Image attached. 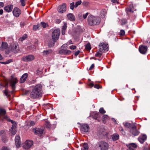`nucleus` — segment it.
<instances>
[{
    "label": "nucleus",
    "instance_id": "obj_5",
    "mask_svg": "<svg viewBox=\"0 0 150 150\" xmlns=\"http://www.w3.org/2000/svg\"><path fill=\"white\" fill-rule=\"evenodd\" d=\"M99 46V50L100 52L108 51L109 50L108 44L104 43H100Z\"/></svg>",
    "mask_w": 150,
    "mask_h": 150
},
{
    "label": "nucleus",
    "instance_id": "obj_51",
    "mask_svg": "<svg viewBox=\"0 0 150 150\" xmlns=\"http://www.w3.org/2000/svg\"><path fill=\"white\" fill-rule=\"evenodd\" d=\"M21 3L22 6H24L25 5V2L24 0H21L20 1Z\"/></svg>",
    "mask_w": 150,
    "mask_h": 150
},
{
    "label": "nucleus",
    "instance_id": "obj_3",
    "mask_svg": "<svg viewBox=\"0 0 150 150\" xmlns=\"http://www.w3.org/2000/svg\"><path fill=\"white\" fill-rule=\"evenodd\" d=\"M60 34V31L58 29L54 30L52 33V39L55 40H57L59 38Z\"/></svg>",
    "mask_w": 150,
    "mask_h": 150
},
{
    "label": "nucleus",
    "instance_id": "obj_27",
    "mask_svg": "<svg viewBox=\"0 0 150 150\" xmlns=\"http://www.w3.org/2000/svg\"><path fill=\"white\" fill-rule=\"evenodd\" d=\"M11 50L14 53H16L18 52L19 50L18 48H17V46L15 45L12 48Z\"/></svg>",
    "mask_w": 150,
    "mask_h": 150
},
{
    "label": "nucleus",
    "instance_id": "obj_21",
    "mask_svg": "<svg viewBox=\"0 0 150 150\" xmlns=\"http://www.w3.org/2000/svg\"><path fill=\"white\" fill-rule=\"evenodd\" d=\"M13 8V5L10 4L5 6L4 8V10L7 12H9L12 11Z\"/></svg>",
    "mask_w": 150,
    "mask_h": 150
},
{
    "label": "nucleus",
    "instance_id": "obj_13",
    "mask_svg": "<svg viewBox=\"0 0 150 150\" xmlns=\"http://www.w3.org/2000/svg\"><path fill=\"white\" fill-rule=\"evenodd\" d=\"M128 148L127 150H135V149L137 147V145L134 143H131L126 144Z\"/></svg>",
    "mask_w": 150,
    "mask_h": 150
},
{
    "label": "nucleus",
    "instance_id": "obj_34",
    "mask_svg": "<svg viewBox=\"0 0 150 150\" xmlns=\"http://www.w3.org/2000/svg\"><path fill=\"white\" fill-rule=\"evenodd\" d=\"M27 35H24L22 37L20 38L19 39V40L21 41H23L25 39L27 38Z\"/></svg>",
    "mask_w": 150,
    "mask_h": 150
},
{
    "label": "nucleus",
    "instance_id": "obj_9",
    "mask_svg": "<svg viewBox=\"0 0 150 150\" xmlns=\"http://www.w3.org/2000/svg\"><path fill=\"white\" fill-rule=\"evenodd\" d=\"M80 129L81 132L83 133L88 132L89 131V127L88 125L83 124L81 125Z\"/></svg>",
    "mask_w": 150,
    "mask_h": 150
},
{
    "label": "nucleus",
    "instance_id": "obj_43",
    "mask_svg": "<svg viewBox=\"0 0 150 150\" xmlns=\"http://www.w3.org/2000/svg\"><path fill=\"white\" fill-rule=\"evenodd\" d=\"M16 145L17 147H20L21 145V142L20 141L16 142Z\"/></svg>",
    "mask_w": 150,
    "mask_h": 150
},
{
    "label": "nucleus",
    "instance_id": "obj_8",
    "mask_svg": "<svg viewBox=\"0 0 150 150\" xmlns=\"http://www.w3.org/2000/svg\"><path fill=\"white\" fill-rule=\"evenodd\" d=\"M99 146L101 150H107L109 146L108 144L104 141L100 142Z\"/></svg>",
    "mask_w": 150,
    "mask_h": 150
},
{
    "label": "nucleus",
    "instance_id": "obj_22",
    "mask_svg": "<svg viewBox=\"0 0 150 150\" xmlns=\"http://www.w3.org/2000/svg\"><path fill=\"white\" fill-rule=\"evenodd\" d=\"M28 76V74L27 73H25L23 74L21 77L20 80V82L21 83H23L24 82L26 79L27 77Z\"/></svg>",
    "mask_w": 150,
    "mask_h": 150
},
{
    "label": "nucleus",
    "instance_id": "obj_63",
    "mask_svg": "<svg viewBox=\"0 0 150 150\" xmlns=\"http://www.w3.org/2000/svg\"><path fill=\"white\" fill-rule=\"evenodd\" d=\"M25 25V24L23 22H21L20 23V25L21 27H23Z\"/></svg>",
    "mask_w": 150,
    "mask_h": 150
},
{
    "label": "nucleus",
    "instance_id": "obj_59",
    "mask_svg": "<svg viewBox=\"0 0 150 150\" xmlns=\"http://www.w3.org/2000/svg\"><path fill=\"white\" fill-rule=\"evenodd\" d=\"M80 52L79 50L77 51H76L74 55L75 56H77L79 54V53Z\"/></svg>",
    "mask_w": 150,
    "mask_h": 150
},
{
    "label": "nucleus",
    "instance_id": "obj_6",
    "mask_svg": "<svg viewBox=\"0 0 150 150\" xmlns=\"http://www.w3.org/2000/svg\"><path fill=\"white\" fill-rule=\"evenodd\" d=\"M6 113V111L5 110L0 109V118L2 120H6L8 121L10 120L7 116L4 115Z\"/></svg>",
    "mask_w": 150,
    "mask_h": 150
},
{
    "label": "nucleus",
    "instance_id": "obj_26",
    "mask_svg": "<svg viewBox=\"0 0 150 150\" xmlns=\"http://www.w3.org/2000/svg\"><path fill=\"white\" fill-rule=\"evenodd\" d=\"M123 124L124 126L125 127L129 128L131 129L134 125L133 124L130 123L128 122L124 123Z\"/></svg>",
    "mask_w": 150,
    "mask_h": 150
},
{
    "label": "nucleus",
    "instance_id": "obj_30",
    "mask_svg": "<svg viewBox=\"0 0 150 150\" xmlns=\"http://www.w3.org/2000/svg\"><path fill=\"white\" fill-rule=\"evenodd\" d=\"M1 140L4 143L8 141L7 138L5 135L4 136L2 135V137H1Z\"/></svg>",
    "mask_w": 150,
    "mask_h": 150
},
{
    "label": "nucleus",
    "instance_id": "obj_24",
    "mask_svg": "<svg viewBox=\"0 0 150 150\" xmlns=\"http://www.w3.org/2000/svg\"><path fill=\"white\" fill-rule=\"evenodd\" d=\"M8 44L5 42H2L1 47H0L1 50H4L8 48Z\"/></svg>",
    "mask_w": 150,
    "mask_h": 150
},
{
    "label": "nucleus",
    "instance_id": "obj_38",
    "mask_svg": "<svg viewBox=\"0 0 150 150\" xmlns=\"http://www.w3.org/2000/svg\"><path fill=\"white\" fill-rule=\"evenodd\" d=\"M102 52H97L95 56L96 57H100L102 55Z\"/></svg>",
    "mask_w": 150,
    "mask_h": 150
},
{
    "label": "nucleus",
    "instance_id": "obj_57",
    "mask_svg": "<svg viewBox=\"0 0 150 150\" xmlns=\"http://www.w3.org/2000/svg\"><path fill=\"white\" fill-rule=\"evenodd\" d=\"M38 29V27L36 25H34L33 27V30L35 31Z\"/></svg>",
    "mask_w": 150,
    "mask_h": 150
},
{
    "label": "nucleus",
    "instance_id": "obj_42",
    "mask_svg": "<svg viewBox=\"0 0 150 150\" xmlns=\"http://www.w3.org/2000/svg\"><path fill=\"white\" fill-rule=\"evenodd\" d=\"M119 129L120 131L122 132V134H123V135L125 134V132L122 127H119Z\"/></svg>",
    "mask_w": 150,
    "mask_h": 150
},
{
    "label": "nucleus",
    "instance_id": "obj_1",
    "mask_svg": "<svg viewBox=\"0 0 150 150\" xmlns=\"http://www.w3.org/2000/svg\"><path fill=\"white\" fill-rule=\"evenodd\" d=\"M42 86L41 84H38L34 86L31 92L30 96L33 99H35L42 96L43 93Z\"/></svg>",
    "mask_w": 150,
    "mask_h": 150
},
{
    "label": "nucleus",
    "instance_id": "obj_37",
    "mask_svg": "<svg viewBox=\"0 0 150 150\" xmlns=\"http://www.w3.org/2000/svg\"><path fill=\"white\" fill-rule=\"evenodd\" d=\"M99 111L100 113L102 114H104L106 112L104 110L103 108H101L99 110Z\"/></svg>",
    "mask_w": 150,
    "mask_h": 150
},
{
    "label": "nucleus",
    "instance_id": "obj_52",
    "mask_svg": "<svg viewBox=\"0 0 150 150\" xmlns=\"http://www.w3.org/2000/svg\"><path fill=\"white\" fill-rule=\"evenodd\" d=\"M122 23H121V25H123L127 23L126 20H122Z\"/></svg>",
    "mask_w": 150,
    "mask_h": 150
},
{
    "label": "nucleus",
    "instance_id": "obj_53",
    "mask_svg": "<svg viewBox=\"0 0 150 150\" xmlns=\"http://www.w3.org/2000/svg\"><path fill=\"white\" fill-rule=\"evenodd\" d=\"M88 4V2L87 1H84L82 3V4L83 6H86Z\"/></svg>",
    "mask_w": 150,
    "mask_h": 150
},
{
    "label": "nucleus",
    "instance_id": "obj_44",
    "mask_svg": "<svg viewBox=\"0 0 150 150\" xmlns=\"http://www.w3.org/2000/svg\"><path fill=\"white\" fill-rule=\"evenodd\" d=\"M42 73V70L41 69H38L37 70V73L36 74L38 75H39L41 74Z\"/></svg>",
    "mask_w": 150,
    "mask_h": 150
},
{
    "label": "nucleus",
    "instance_id": "obj_15",
    "mask_svg": "<svg viewBox=\"0 0 150 150\" xmlns=\"http://www.w3.org/2000/svg\"><path fill=\"white\" fill-rule=\"evenodd\" d=\"M139 51L141 53L145 54L147 52V47L146 46L141 45L139 46Z\"/></svg>",
    "mask_w": 150,
    "mask_h": 150
},
{
    "label": "nucleus",
    "instance_id": "obj_36",
    "mask_svg": "<svg viewBox=\"0 0 150 150\" xmlns=\"http://www.w3.org/2000/svg\"><path fill=\"white\" fill-rule=\"evenodd\" d=\"M108 116L106 115H104L103 116L102 118L103 120V122L104 121L106 120L107 119H108Z\"/></svg>",
    "mask_w": 150,
    "mask_h": 150
},
{
    "label": "nucleus",
    "instance_id": "obj_2",
    "mask_svg": "<svg viewBox=\"0 0 150 150\" xmlns=\"http://www.w3.org/2000/svg\"><path fill=\"white\" fill-rule=\"evenodd\" d=\"M87 21L88 24L90 26H92L98 25L100 23V20L98 17L90 15L88 16Z\"/></svg>",
    "mask_w": 150,
    "mask_h": 150
},
{
    "label": "nucleus",
    "instance_id": "obj_18",
    "mask_svg": "<svg viewBox=\"0 0 150 150\" xmlns=\"http://www.w3.org/2000/svg\"><path fill=\"white\" fill-rule=\"evenodd\" d=\"M130 129V132L134 135L137 136L139 134V132L136 129V127L134 125Z\"/></svg>",
    "mask_w": 150,
    "mask_h": 150
},
{
    "label": "nucleus",
    "instance_id": "obj_17",
    "mask_svg": "<svg viewBox=\"0 0 150 150\" xmlns=\"http://www.w3.org/2000/svg\"><path fill=\"white\" fill-rule=\"evenodd\" d=\"M13 13V15L16 17H18L20 14L21 13V11L17 7H16L14 8Z\"/></svg>",
    "mask_w": 150,
    "mask_h": 150
},
{
    "label": "nucleus",
    "instance_id": "obj_20",
    "mask_svg": "<svg viewBox=\"0 0 150 150\" xmlns=\"http://www.w3.org/2000/svg\"><path fill=\"white\" fill-rule=\"evenodd\" d=\"M147 136L145 134L140 136L138 138V140L141 144H143L146 139Z\"/></svg>",
    "mask_w": 150,
    "mask_h": 150
},
{
    "label": "nucleus",
    "instance_id": "obj_56",
    "mask_svg": "<svg viewBox=\"0 0 150 150\" xmlns=\"http://www.w3.org/2000/svg\"><path fill=\"white\" fill-rule=\"evenodd\" d=\"M67 24L66 23H64L62 29L65 30L67 28Z\"/></svg>",
    "mask_w": 150,
    "mask_h": 150
},
{
    "label": "nucleus",
    "instance_id": "obj_41",
    "mask_svg": "<svg viewBox=\"0 0 150 150\" xmlns=\"http://www.w3.org/2000/svg\"><path fill=\"white\" fill-rule=\"evenodd\" d=\"M85 48L88 50H90L91 49V47L90 44H87L86 45Z\"/></svg>",
    "mask_w": 150,
    "mask_h": 150
},
{
    "label": "nucleus",
    "instance_id": "obj_16",
    "mask_svg": "<svg viewBox=\"0 0 150 150\" xmlns=\"http://www.w3.org/2000/svg\"><path fill=\"white\" fill-rule=\"evenodd\" d=\"M59 53L61 54L69 55L71 53V51L68 50L62 49L59 50Z\"/></svg>",
    "mask_w": 150,
    "mask_h": 150
},
{
    "label": "nucleus",
    "instance_id": "obj_25",
    "mask_svg": "<svg viewBox=\"0 0 150 150\" xmlns=\"http://www.w3.org/2000/svg\"><path fill=\"white\" fill-rule=\"evenodd\" d=\"M57 40H54L51 39L49 42L48 46L49 47H52L54 45L55 42Z\"/></svg>",
    "mask_w": 150,
    "mask_h": 150
},
{
    "label": "nucleus",
    "instance_id": "obj_35",
    "mask_svg": "<svg viewBox=\"0 0 150 150\" xmlns=\"http://www.w3.org/2000/svg\"><path fill=\"white\" fill-rule=\"evenodd\" d=\"M51 52V51L50 50L44 51L43 52V55H46L49 53H50Z\"/></svg>",
    "mask_w": 150,
    "mask_h": 150
},
{
    "label": "nucleus",
    "instance_id": "obj_55",
    "mask_svg": "<svg viewBox=\"0 0 150 150\" xmlns=\"http://www.w3.org/2000/svg\"><path fill=\"white\" fill-rule=\"evenodd\" d=\"M30 122V125L31 126H33L35 124V122L33 121H31Z\"/></svg>",
    "mask_w": 150,
    "mask_h": 150
},
{
    "label": "nucleus",
    "instance_id": "obj_10",
    "mask_svg": "<svg viewBox=\"0 0 150 150\" xmlns=\"http://www.w3.org/2000/svg\"><path fill=\"white\" fill-rule=\"evenodd\" d=\"M66 4L64 3L59 5L58 7L57 10L60 13H63L66 10Z\"/></svg>",
    "mask_w": 150,
    "mask_h": 150
},
{
    "label": "nucleus",
    "instance_id": "obj_47",
    "mask_svg": "<svg viewBox=\"0 0 150 150\" xmlns=\"http://www.w3.org/2000/svg\"><path fill=\"white\" fill-rule=\"evenodd\" d=\"M68 46V44H65L63 45L62 46V47L64 49H66L67 48Z\"/></svg>",
    "mask_w": 150,
    "mask_h": 150
},
{
    "label": "nucleus",
    "instance_id": "obj_60",
    "mask_svg": "<svg viewBox=\"0 0 150 150\" xmlns=\"http://www.w3.org/2000/svg\"><path fill=\"white\" fill-rule=\"evenodd\" d=\"M10 62L9 61H8L5 62H1V63L3 64H8Z\"/></svg>",
    "mask_w": 150,
    "mask_h": 150
},
{
    "label": "nucleus",
    "instance_id": "obj_23",
    "mask_svg": "<svg viewBox=\"0 0 150 150\" xmlns=\"http://www.w3.org/2000/svg\"><path fill=\"white\" fill-rule=\"evenodd\" d=\"M91 116L94 119L97 120L98 121H100V120L97 119V118L100 117V115L98 113L96 112H93L91 114Z\"/></svg>",
    "mask_w": 150,
    "mask_h": 150
},
{
    "label": "nucleus",
    "instance_id": "obj_50",
    "mask_svg": "<svg viewBox=\"0 0 150 150\" xmlns=\"http://www.w3.org/2000/svg\"><path fill=\"white\" fill-rule=\"evenodd\" d=\"M94 64H93L91 65V67L89 69L88 71L91 70L93 69L94 68Z\"/></svg>",
    "mask_w": 150,
    "mask_h": 150
},
{
    "label": "nucleus",
    "instance_id": "obj_33",
    "mask_svg": "<svg viewBox=\"0 0 150 150\" xmlns=\"http://www.w3.org/2000/svg\"><path fill=\"white\" fill-rule=\"evenodd\" d=\"M70 8L72 10L74 9V7L75 8V5L74 2H72L70 4Z\"/></svg>",
    "mask_w": 150,
    "mask_h": 150
},
{
    "label": "nucleus",
    "instance_id": "obj_28",
    "mask_svg": "<svg viewBox=\"0 0 150 150\" xmlns=\"http://www.w3.org/2000/svg\"><path fill=\"white\" fill-rule=\"evenodd\" d=\"M67 17L68 19L71 21H73L75 20L74 16L71 13H69L68 14Z\"/></svg>",
    "mask_w": 150,
    "mask_h": 150
},
{
    "label": "nucleus",
    "instance_id": "obj_4",
    "mask_svg": "<svg viewBox=\"0 0 150 150\" xmlns=\"http://www.w3.org/2000/svg\"><path fill=\"white\" fill-rule=\"evenodd\" d=\"M32 130L35 134L41 137L43 134L44 129L42 128H36L33 129Z\"/></svg>",
    "mask_w": 150,
    "mask_h": 150
},
{
    "label": "nucleus",
    "instance_id": "obj_12",
    "mask_svg": "<svg viewBox=\"0 0 150 150\" xmlns=\"http://www.w3.org/2000/svg\"><path fill=\"white\" fill-rule=\"evenodd\" d=\"M134 8L133 5L132 4H130L129 6L126 8V13L128 15H129L132 13L134 12ZM134 10L136 11L135 9Z\"/></svg>",
    "mask_w": 150,
    "mask_h": 150
},
{
    "label": "nucleus",
    "instance_id": "obj_40",
    "mask_svg": "<svg viewBox=\"0 0 150 150\" xmlns=\"http://www.w3.org/2000/svg\"><path fill=\"white\" fill-rule=\"evenodd\" d=\"M40 25L43 28H46L47 25V24L44 22H41L40 23Z\"/></svg>",
    "mask_w": 150,
    "mask_h": 150
},
{
    "label": "nucleus",
    "instance_id": "obj_19",
    "mask_svg": "<svg viewBox=\"0 0 150 150\" xmlns=\"http://www.w3.org/2000/svg\"><path fill=\"white\" fill-rule=\"evenodd\" d=\"M33 144V142L32 141H27L25 142V145L24 148L25 149H28L30 148Z\"/></svg>",
    "mask_w": 150,
    "mask_h": 150
},
{
    "label": "nucleus",
    "instance_id": "obj_14",
    "mask_svg": "<svg viewBox=\"0 0 150 150\" xmlns=\"http://www.w3.org/2000/svg\"><path fill=\"white\" fill-rule=\"evenodd\" d=\"M18 80L16 78H12L10 81V85L12 87L13 91L15 90V85L18 82Z\"/></svg>",
    "mask_w": 150,
    "mask_h": 150
},
{
    "label": "nucleus",
    "instance_id": "obj_29",
    "mask_svg": "<svg viewBox=\"0 0 150 150\" xmlns=\"http://www.w3.org/2000/svg\"><path fill=\"white\" fill-rule=\"evenodd\" d=\"M119 138V135H118L117 134H114L112 136V139L114 141H115L118 139Z\"/></svg>",
    "mask_w": 150,
    "mask_h": 150
},
{
    "label": "nucleus",
    "instance_id": "obj_32",
    "mask_svg": "<svg viewBox=\"0 0 150 150\" xmlns=\"http://www.w3.org/2000/svg\"><path fill=\"white\" fill-rule=\"evenodd\" d=\"M88 144L87 143H85L83 144V147L81 149H86V150L88 149Z\"/></svg>",
    "mask_w": 150,
    "mask_h": 150
},
{
    "label": "nucleus",
    "instance_id": "obj_11",
    "mask_svg": "<svg viewBox=\"0 0 150 150\" xmlns=\"http://www.w3.org/2000/svg\"><path fill=\"white\" fill-rule=\"evenodd\" d=\"M35 58L34 56L32 55L23 57L22 58V60L25 62H30L33 60Z\"/></svg>",
    "mask_w": 150,
    "mask_h": 150
},
{
    "label": "nucleus",
    "instance_id": "obj_7",
    "mask_svg": "<svg viewBox=\"0 0 150 150\" xmlns=\"http://www.w3.org/2000/svg\"><path fill=\"white\" fill-rule=\"evenodd\" d=\"M8 121L11 122V123L13 124L10 130L11 134L14 135L16 134V127L17 124L14 121L11 120H10Z\"/></svg>",
    "mask_w": 150,
    "mask_h": 150
},
{
    "label": "nucleus",
    "instance_id": "obj_31",
    "mask_svg": "<svg viewBox=\"0 0 150 150\" xmlns=\"http://www.w3.org/2000/svg\"><path fill=\"white\" fill-rule=\"evenodd\" d=\"M10 93V92H8V91L7 89H6L4 91V94L7 97H8L10 96L9 94Z\"/></svg>",
    "mask_w": 150,
    "mask_h": 150
},
{
    "label": "nucleus",
    "instance_id": "obj_46",
    "mask_svg": "<svg viewBox=\"0 0 150 150\" xmlns=\"http://www.w3.org/2000/svg\"><path fill=\"white\" fill-rule=\"evenodd\" d=\"M125 32L124 30H122L120 31V35L123 36L125 34Z\"/></svg>",
    "mask_w": 150,
    "mask_h": 150
},
{
    "label": "nucleus",
    "instance_id": "obj_54",
    "mask_svg": "<svg viewBox=\"0 0 150 150\" xmlns=\"http://www.w3.org/2000/svg\"><path fill=\"white\" fill-rule=\"evenodd\" d=\"M88 13H86L84 14L83 15V18L84 19H85L86 18L87 16H88Z\"/></svg>",
    "mask_w": 150,
    "mask_h": 150
},
{
    "label": "nucleus",
    "instance_id": "obj_64",
    "mask_svg": "<svg viewBox=\"0 0 150 150\" xmlns=\"http://www.w3.org/2000/svg\"><path fill=\"white\" fill-rule=\"evenodd\" d=\"M65 30L62 29V35H64L65 34Z\"/></svg>",
    "mask_w": 150,
    "mask_h": 150
},
{
    "label": "nucleus",
    "instance_id": "obj_48",
    "mask_svg": "<svg viewBox=\"0 0 150 150\" xmlns=\"http://www.w3.org/2000/svg\"><path fill=\"white\" fill-rule=\"evenodd\" d=\"M0 134L1 137H2V135H3V136H5V131L4 130H1L0 132Z\"/></svg>",
    "mask_w": 150,
    "mask_h": 150
},
{
    "label": "nucleus",
    "instance_id": "obj_62",
    "mask_svg": "<svg viewBox=\"0 0 150 150\" xmlns=\"http://www.w3.org/2000/svg\"><path fill=\"white\" fill-rule=\"evenodd\" d=\"M89 86H90L91 88L92 87L94 86V84L93 83H90L89 84Z\"/></svg>",
    "mask_w": 150,
    "mask_h": 150
},
{
    "label": "nucleus",
    "instance_id": "obj_61",
    "mask_svg": "<svg viewBox=\"0 0 150 150\" xmlns=\"http://www.w3.org/2000/svg\"><path fill=\"white\" fill-rule=\"evenodd\" d=\"M94 88H96L97 89H99V85L98 84H96L94 86Z\"/></svg>",
    "mask_w": 150,
    "mask_h": 150
},
{
    "label": "nucleus",
    "instance_id": "obj_39",
    "mask_svg": "<svg viewBox=\"0 0 150 150\" xmlns=\"http://www.w3.org/2000/svg\"><path fill=\"white\" fill-rule=\"evenodd\" d=\"M81 0H79L78 1H77L75 4V8H76L78 6L81 4Z\"/></svg>",
    "mask_w": 150,
    "mask_h": 150
},
{
    "label": "nucleus",
    "instance_id": "obj_49",
    "mask_svg": "<svg viewBox=\"0 0 150 150\" xmlns=\"http://www.w3.org/2000/svg\"><path fill=\"white\" fill-rule=\"evenodd\" d=\"M69 48L71 50H74L76 49V47L75 45H71L69 47Z\"/></svg>",
    "mask_w": 150,
    "mask_h": 150
},
{
    "label": "nucleus",
    "instance_id": "obj_58",
    "mask_svg": "<svg viewBox=\"0 0 150 150\" xmlns=\"http://www.w3.org/2000/svg\"><path fill=\"white\" fill-rule=\"evenodd\" d=\"M1 150H9V149L7 147L3 146Z\"/></svg>",
    "mask_w": 150,
    "mask_h": 150
},
{
    "label": "nucleus",
    "instance_id": "obj_45",
    "mask_svg": "<svg viewBox=\"0 0 150 150\" xmlns=\"http://www.w3.org/2000/svg\"><path fill=\"white\" fill-rule=\"evenodd\" d=\"M20 137L19 135L16 136L15 138V142L20 141Z\"/></svg>",
    "mask_w": 150,
    "mask_h": 150
}]
</instances>
